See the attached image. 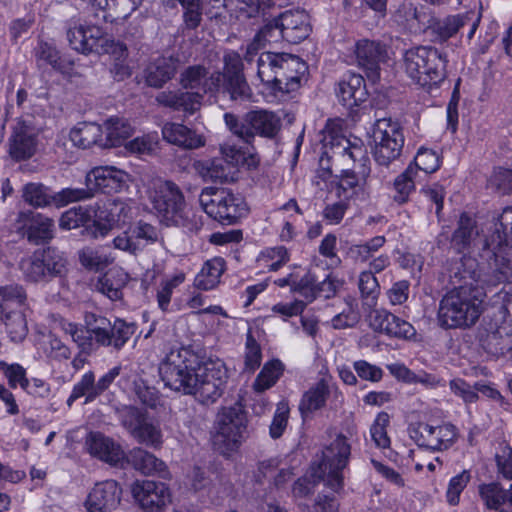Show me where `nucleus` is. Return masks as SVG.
Returning a JSON list of instances; mask_svg holds the SVG:
<instances>
[{"mask_svg":"<svg viewBox=\"0 0 512 512\" xmlns=\"http://www.w3.org/2000/svg\"><path fill=\"white\" fill-rule=\"evenodd\" d=\"M38 134L31 116L17 118L9 139L11 157L17 161L31 158L36 151Z\"/></svg>","mask_w":512,"mask_h":512,"instance_id":"obj_17","label":"nucleus"},{"mask_svg":"<svg viewBox=\"0 0 512 512\" xmlns=\"http://www.w3.org/2000/svg\"><path fill=\"white\" fill-rule=\"evenodd\" d=\"M185 280V275L180 273L178 275L173 276L172 278L162 281L160 288L157 292V302L162 311H166L171 301V296L173 290L183 283Z\"/></svg>","mask_w":512,"mask_h":512,"instance_id":"obj_63","label":"nucleus"},{"mask_svg":"<svg viewBox=\"0 0 512 512\" xmlns=\"http://www.w3.org/2000/svg\"><path fill=\"white\" fill-rule=\"evenodd\" d=\"M343 469L344 468H339L337 465H328L325 468L324 465L320 464L318 471L315 472V476L325 481L328 487H330L334 492H337L343 485Z\"/></svg>","mask_w":512,"mask_h":512,"instance_id":"obj_64","label":"nucleus"},{"mask_svg":"<svg viewBox=\"0 0 512 512\" xmlns=\"http://www.w3.org/2000/svg\"><path fill=\"white\" fill-rule=\"evenodd\" d=\"M223 62V91L229 94L233 101L250 100L253 93L243 74V61L240 55L237 52H229L224 55Z\"/></svg>","mask_w":512,"mask_h":512,"instance_id":"obj_14","label":"nucleus"},{"mask_svg":"<svg viewBox=\"0 0 512 512\" xmlns=\"http://www.w3.org/2000/svg\"><path fill=\"white\" fill-rule=\"evenodd\" d=\"M306 71V63L288 53L263 52L257 59L258 77L275 94L297 90Z\"/></svg>","mask_w":512,"mask_h":512,"instance_id":"obj_2","label":"nucleus"},{"mask_svg":"<svg viewBox=\"0 0 512 512\" xmlns=\"http://www.w3.org/2000/svg\"><path fill=\"white\" fill-rule=\"evenodd\" d=\"M337 96L348 108L359 106L366 100L367 91L364 78L359 74H349L339 83Z\"/></svg>","mask_w":512,"mask_h":512,"instance_id":"obj_29","label":"nucleus"},{"mask_svg":"<svg viewBox=\"0 0 512 512\" xmlns=\"http://www.w3.org/2000/svg\"><path fill=\"white\" fill-rule=\"evenodd\" d=\"M403 62L407 75L428 90L438 87L447 76V55L432 46H417L406 50Z\"/></svg>","mask_w":512,"mask_h":512,"instance_id":"obj_3","label":"nucleus"},{"mask_svg":"<svg viewBox=\"0 0 512 512\" xmlns=\"http://www.w3.org/2000/svg\"><path fill=\"white\" fill-rule=\"evenodd\" d=\"M183 7V24L180 29L183 35L196 30L202 22V0L179 2Z\"/></svg>","mask_w":512,"mask_h":512,"instance_id":"obj_49","label":"nucleus"},{"mask_svg":"<svg viewBox=\"0 0 512 512\" xmlns=\"http://www.w3.org/2000/svg\"><path fill=\"white\" fill-rule=\"evenodd\" d=\"M23 199L29 205L40 208L54 203V194L50 189L41 183H27L23 187Z\"/></svg>","mask_w":512,"mask_h":512,"instance_id":"obj_45","label":"nucleus"},{"mask_svg":"<svg viewBox=\"0 0 512 512\" xmlns=\"http://www.w3.org/2000/svg\"><path fill=\"white\" fill-rule=\"evenodd\" d=\"M91 198H93V195L90 187L64 188L54 194V204L58 207H62L72 202L88 200Z\"/></svg>","mask_w":512,"mask_h":512,"instance_id":"obj_59","label":"nucleus"},{"mask_svg":"<svg viewBox=\"0 0 512 512\" xmlns=\"http://www.w3.org/2000/svg\"><path fill=\"white\" fill-rule=\"evenodd\" d=\"M178 60L173 57H161L148 65L145 71V81L148 86L161 88L171 80L177 71Z\"/></svg>","mask_w":512,"mask_h":512,"instance_id":"obj_33","label":"nucleus"},{"mask_svg":"<svg viewBox=\"0 0 512 512\" xmlns=\"http://www.w3.org/2000/svg\"><path fill=\"white\" fill-rule=\"evenodd\" d=\"M67 259L54 247L36 250L31 256L20 262L24 279L28 282H49L61 278L67 272Z\"/></svg>","mask_w":512,"mask_h":512,"instance_id":"obj_9","label":"nucleus"},{"mask_svg":"<svg viewBox=\"0 0 512 512\" xmlns=\"http://www.w3.org/2000/svg\"><path fill=\"white\" fill-rule=\"evenodd\" d=\"M162 136L168 143L185 149H197L205 145L203 136L180 123H165L162 127Z\"/></svg>","mask_w":512,"mask_h":512,"instance_id":"obj_28","label":"nucleus"},{"mask_svg":"<svg viewBox=\"0 0 512 512\" xmlns=\"http://www.w3.org/2000/svg\"><path fill=\"white\" fill-rule=\"evenodd\" d=\"M116 220L113 215L106 211L95 213L92 219L90 209L78 206L64 212L60 218L59 225L62 229H75L80 226L85 227L87 235L92 238L105 237L113 228Z\"/></svg>","mask_w":512,"mask_h":512,"instance_id":"obj_13","label":"nucleus"},{"mask_svg":"<svg viewBox=\"0 0 512 512\" xmlns=\"http://www.w3.org/2000/svg\"><path fill=\"white\" fill-rule=\"evenodd\" d=\"M227 379V369L221 360L207 361L198 366L197 381L189 394L204 405L215 403L222 396Z\"/></svg>","mask_w":512,"mask_h":512,"instance_id":"obj_12","label":"nucleus"},{"mask_svg":"<svg viewBox=\"0 0 512 512\" xmlns=\"http://www.w3.org/2000/svg\"><path fill=\"white\" fill-rule=\"evenodd\" d=\"M470 480L471 472L469 470H463L461 473L450 479L446 491V499L449 505L456 506L459 504L460 495Z\"/></svg>","mask_w":512,"mask_h":512,"instance_id":"obj_56","label":"nucleus"},{"mask_svg":"<svg viewBox=\"0 0 512 512\" xmlns=\"http://www.w3.org/2000/svg\"><path fill=\"white\" fill-rule=\"evenodd\" d=\"M199 203L209 217L222 224H235L248 212L243 196L225 188H204Z\"/></svg>","mask_w":512,"mask_h":512,"instance_id":"obj_7","label":"nucleus"},{"mask_svg":"<svg viewBox=\"0 0 512 512\" xmlns=\"http://www.w3.org/2000/svg\"><path fill=\"white\" fill-rule=\"evenodd\" d=\"M350 454V444L347 442L344 435L339 434L326 448V451L323 453V461L321 464L324 465L325 468L328 465H337L339 468H345L348 464Z\"/></svg>","mask_w":512,"mask_h":512,"instance_id":"obj_39","label":"nucleus"},{"mask_svg":"<svg viewBox=\"0 0 512 512\" xmlns=\"http://www.w3.org/2000/svg\"><path fill=\"white\" fill-rule=\"evenodd\" d=\"M225 271V261L221 257L207 260L194 279V286L199 290L214 289L219 283Z\"/></svg>","mask_w":512,"mask_h":512,"instance_id":"obj_35","label":"nucleus"},{"mask_svg":"<svg viewBox=\"0 0 512 512\" xmlns=\"http://www.w3.org/2000/svg\"><path fill=\"white\" fill-rule=\"evenodd\" d=\"M136 242L145 245L154 244L160 239V232L157 227L143 220H139L131 229Z\"/></svg>","mask_w":512,"mask_h":512,"instance_id":"obj_60","label":"nucleus"},{"mask_svg":"<svg viewBox=\"0 0 512 512\" xmlns=\"http://www.w3.org/2000/svg\"><path fill=\"white\" fill-rule=\"evenodd\" d=\"M457 436V428L451 423L437 426L418 423L411 434V438L419 447L432 451L447 450L456 442Z\"/></svg>","mask_w":512,"mask_h":512,"instance_id":"obj_16","label":"nucleus"},{"mask_svg":"<svg viewBox=\"0 0 512 512\" xmlns=\"http://www.w3.org/2000/svg\"><path fill=\"white\" fill-rule=\"evenodd\" d=\"M103 148L120 146L133 132L129 122L122 118H109L105 124Z\"/></svg>","mask_w":512,"mask_h":512,"instance_id":"obj_38","label":"nucleus"},{"mask_svg":"<svg viewBox=\"0 0 512 512\" xmlns=\"http://www.w3.org/2000/svg\"><path fill=\"white\" fill-rule=\"evenodd\" d=\"M277 18L284 36V41L290 44H298L306 39L311 31L309 16L300 10H288L281 13Z\"/></svg>","mask_w":512,"mask_h":512,"instance_id":"obj_25","label":"nucleus"},{"mask_svg":"<svg viewBox=\"0 0 512 512\" xmlns=\"http://www.w3.org/2000/svg\"><path fill=\"white\" fill-rule=\"evenodd\" d=\"M470 20L469 14L452 15L444 19L432 17L428 20L427 31L433 36L434 41L444 42L455 35Z\"/></svg>","mask_w":512,"mask_h":512,"instance_id":"obj_31","label":"nucleus"},{"mask_svg":"<svg viewBox=\"0 0 512 512\" xmlns=\"http://www.w3.org/2000/svg\"><path fill=\"white\" fill-rule=\"evenodd\" d=\"M85 37L87 42L86 55L90 53H109L115 46L114 41L100 26H85Z\"/></svg>","mask_w":512,"mask_h":512,"instance_id":"obj_42","label":"nucleus"},{"mask_svg":"<svg viewBox=\"0 0 512 512\" xmlns=\"http://www.w3.org/2000/svg\"><path fill=\"white\" fill-rule=\"evenodd\" d=\"M374 158L378 165L388 167L402 153L405 138L402 126L391 118L378 119L373 128Z\"/></svg>","mask_w":512,"mask_h":512,"instance_id":"obj_11","label":"nucleus"},{"mask_svg":"<svg viewBox=\"0 0 512 512\" xmlns=\"http://www.w3.org/2000/svg\"><path fill=\"white\" fill-rule=\"evenodd\" d=\"M16 231L33 245H43L54 237V221L40 213L23 211L17 216Z\"/></svg>","mask_w":512,"mask_h":512,"instance_id":"obj_18","label":"nucleus"},{"mask_svg":"<svg viewBox=\"0 0 512 512\" xmlns=\"http://www.w3.org/2000/svg\"><path fill=\"white\" fill-rule=\"evenodd\" d=\"M111 321L101 315L88 313L85 315V325L92 334L96 344H100L106 337L107 329L110 328Z\"/></svg>","mask_w":512,"mask_h":512,"instance_id":"obj_62","label":"nucleus"},{"mask_svg":"<svg viewBox=\"0 0 512 512\" xmlns=\"http://www.w3.org/2000/svg\"><path fill=\"white\" fill-rule=\"evenodd\" d=\"M193 169L205 182L227 183L235 179V167L224 158L198 160Z\"/></svg>","mask_w":512,"mask_h":512,"instance_id":"obj_26","label":"nucleus"},{"mask_svg":"<svg viewBox=\"0 0 512 512\" xmlns=\"http://www.w3.org/2000/svg\"><path fill=\"white\" fill-rule=\"evenodd\" d=\"M35 58L38 67L49 65L61 73L65 72L68 68V65L61 58L59 51L47 42L41 41L38 44L35 48Z\"/></svg>","mask_w":512,"mask_h":512,"instance_id":"obj_44","label":"nucleus"},{"mask_svg":"<svg viewBox=\"0 0 512 512\" xmlns=\"http://www.w3.org/2000/svg\"><path fill=\"white\" fill-rule=\"evenodd\" d=\"M477 235L476 221L467 213H462L458 220L457 228L452 234L451 245L458 251H465Z\"/></svg>","mask_w":512,"mask_h":512,"instance_id":"obj_40","label":"nucleus"},{"mask_svg":"<svg viewBox=\"0 0 512 512\" xmlns=\"http://www.w3.org/2000/svg\"><path fill=\"white\" fill-rule=\"evenodd\" d=\"M246 432V416L241 406L224 407L217 416L216 432L212 436L214 450L229 455L240 447Z\"/></svg>","mask_w":512,"mask_h":512,"instance_id":"obj_8","label":"nucleus"},{"mask_svg":"<svg viewBox=\"0 0 512 512\" xmlns=\"http://www.w3.org/2000/svg\"><path fill=\"white\" fill-rule=\"evenodd\" d=\"M0 372L5 375L11 388H16L19 385L23 389L28 384L26 370L18 363L8 364L5 361H0Z\"/></svg>","mask_w":512,"mask_h":512,"instance_id":"obj_61","label":"nucleus"},{"mask_svg":"<svg viewBox=\"0 0 512 512\" xmlns=\"http://www.w3.org/2000/svg\"><path fill=\"white\" fill-rule=\"evenodd\" d=\"M80 264L91 271H99L110 264V260L106 255L100 254L99 251L84 247L78 252Z\"/></svg>","mask_w":512,"mask_h":512,"instance_id":"obj_55","label":"nucleus"},{"mask_svg":"<svg viewBox=\"0 0 512 512\" xmlns=\"http://www.w3.org/2000/svg\"><path fill=\"white\" fill-rule=\"evenodd\" d=\"M484 347L495 356H504L512 350V337L507 334L503 335L500 331L492 332L487 335Z\"/></svg>","mask_w":512,"mask_h":512,"instance_id":"obj_57","label":"nucleus"},{"mask_svg":"<svg viewBox=\"0 0 512 512\" xmlns=\"http://www.w3.org/2000/svg\"><path fill=\"white\" fill-rule=\"evenodd\" d=\"M329 395L328 385L324 380L319 381L310 388L302 397L299 410L303 416L322 408Z\"/></svg>","mask_w":512,"mask_h":512,"instance_id":"obj_43","label":"nucleus"},{"mask_svg":"<svg viewBox=\"0 0 512 512\" xmlns=\"http://www.w3.org/2000/svg\"><path fill=\"white\" fill-rule=\"evenodd\" d=\"M179 81L189 94H197L201 106L205 94L219 91L222 75L219 71L210 73L203 65H191L181 72Z\"/></svg>","mask_w":512,"mask_h":512,"instance_id":"obj_15","label":"nucleus"},{"mask_svg":"<svg viewBox=\"0 0 512 512\" xmlns=\"http://www.w3.org/2000/svg\"><path fill=\"white\" fill-rule=\"evenodd\" d=\"M411 164L416 168V174L418 170L433 173L440 167V157L431 149L420 148Z\"/></svg>","mask_w":512,"mask_h":512,"instance_id":"obj_58","label":"nucleus"},{"mask_svg":"<svg viewBox=\"0 0 512 512\" xmlns=\"http://www.w3.org/2000/svg\"><path fill=\"white\" fill-rule=\"evenodd\" d=\"M128 174L114 166L92 168L85 177V185L90 187L93 197L96 193H117L126 184Z\"/></svg>","mask_w":512,"mask_h":512,"instance_id":"obj_19","label":"nucleus"},{"mask_svg":"<svg viewBox=\"0 0 512 512\" xmlns=\"http://www.w3.org/2000/svg\"><path fill=\"white\" fill-rule=\"evenodd\" d=\"M446 272L452 288L440 300L437 320L444 329H466L478 321L486 296L477 261L470 257L452 260Z\"/></svg>","mask_w":512,"mask_h":512,"instance_id":"obj_1","label":"nucleus"},{"mask_svg":"<svg viewBox=\"0 0 512 512\" xmlns=\"http://www.w3.org/2000/svg\"><path fill=\"white\" fill-rule=\"evenodd\" d=\"M89 454L111 466H123L126 454L113 438L100 432H91L85 440Z\"/></svg>","mask_w":512,"mask_h":512,"instance_id":"obj_22","label":"nucleus"},{"mask_svg":"<svg viewBox=\"0 0 512 512\" xmlns=\"http://www.w3.org/2000/svg\"><path fill=\"white\" fill-rule=\"evenodd\" d=\"M197 98V94H189L188 91L177 89L159 92L156 95L155 101L158 105L174 111H184L193 114L200 108Z\"/></svg>","mask_w":512,"mask_h":512,"instance_id":"obj_30","label":"nucleus"},{"mask_svg":"<svg viewBox=\"0 0 512 512\" xmlns=\"http://www.w3.org/2000/svg\"><path fill=\"white\" fill-rule=\"evenodd\" d=\"M416 176V168L413 164H409L408 167L394 180L395 194L393 199L399 204H403L408 201L410 193L415 189L414 178Z\"/></svg>","mask_w":512,"mask_h":512,"instance_id":"obj_47","label":"nucleus"},{"mask_svg":"<svg viewBox=\"0 0 512 512\" xmlns=\"http://www.w3.org/2000/svg\"><path fill=\"white\" fill-rule=\"evenodd\" d=\"M63 330L68 334L81 352L90 353L93 350L94 338L89 329L79 326L75 323H64Z\"/></svg>","mask_w":512,"mask_h":512,"instance_id":"obj_51","label":"nucleus"},{"mask_svg":"<svg viewBox=\"0 0 512 512\" xmlns=\"http://www.w3.org/2000/svg\"><path fill=\"white\" fill-rule=\"evenodd\" d=\"M131 436L139 443L153 448H158L162 444L161 429L152 423L148 416Z\"/></svg>","mask_w":512,"mask_h":512,"instance_id":"obj_50","label":"nucleus"},{"mask_svg":"<svg viewBox=\"0 0 512 512\" xmlns=\"http://www.w3.org/2000/svg\"><path fill=\"white\" fill-rule=\"evenodd\" d=\"M115 413L121 425L131 435L148 416L147 412L132 405H122L115 408Z\"/></svg>","mask_w":512,"mask_h":512,"instance_id":"obj_46","label":"nucleus"},{"mask_svg":"<svg viewBox=\"0 0 512 512\" xmlns=\"http://www.w3.org/2000/svg\"><path fill=\"white\" fill-rule=\"evenodd\" d=\"M358 288L365 304L373 306L379 295L380 287L372 271H363L359 275Z\"/></svg>","mask_w":512,"mask_h":512,"instance_id":"obj_52","label":"nucleus"},{"mask_svg":"<svg viewBox=\"0 0 512 512\" xmlns=\"http://www.w3.org/2000/svg\"><path fill=\"white\" fill-rule=\"evenodd\" d=\"M27 309V293L19 284L0 287V314Z\"/></svg>","mask_w":512,"mask_h":512,"instance_id":"obj_37","label":"nucleus"},{"mask_svg":"<svg viewBox=\"0 0 512 512\" xmlns=\"http://www.w3.org/2000/svg\"><path fill=\"white\" fill-rule=\"evenodd\" d=\"M132 495L146 512H159L170 502L167 486L152 480H137L132 485Z\"/></svg>","mask_w":512,"mask_h":512,"instance_id":"obj_20","label":"nucleus"},{"mask_svg":"<svg viewBox=\"0 0 512 512\" xmlns=\"http://www.w3.org/2000/svg\"><path fill=\"white\" fill-rule=\"evenodd\" d=\"M149 199L161 223L166 226L189 227L185 197L176 183L156 179L150 189Z\"/></svg>","mask_w":512,"mask_h":512,"instance_id":"obj_6","label":"nucleus"},{"mask_svg":"<svg viewBox=\"0 0 512 512\" xmlns=\"http://www.w3.org/2000/svg\"><path fill=\"white\" fill-rule=\"evenodd\" d=\"M198 357L191 350L181 347L171 349L159 364V375L171 390L189 394L198 373Z\"/></svg>","mask_w":512,"mask_h":512,"instance_id":"obj_5","label":"nucleus"},{"mask_svg":"<svg viewBox=\"0 0 512 512\" xmlns=\"http://www.w3.org/2000/svg\"><path fill=\"white\" fill-rule=\"evenodd\" d=\"M385 54V47L379 42L361 39L355 44L357 63L372 81L379 79V63L384 59Z\"/></svg>","mask_w":512,"mask_h":512,"instance_id":"obj_24","label":"nucleus"},{"mask_svg":"<svg viewBox=\"0 0 512 512\" xmlns=\"http://www.w3.org/2000/svg\"><path fill=\"white\" fill-rule=\"evenodd\" d=\"M478 493L485 507L497 512H512V484L505 489L499 482L483 483Z\"/></svg>","mask_w":512,"mask_h":512,"instance_id":"obj_27","label":"nucleus"},{"mask_svg":"<svg viewBox=\"0 0 512 512\" xmlns=\"http://www.w3.org/2000/svg\"><path fill=\"white\" fill-rule=\"evenodd\" d=\"M125 461L132 464L136 470L143 474L158 473L162 477L166 474L165 463L142 448L132 449L126 455Z\"/></svg>","mask_w":512,"mask_h":512,"instance_id":"obj_36","label":"nucleus"},{"mask_svg":"<svg viewBox=\"0 0 512 512\" xmlns=\"http://www.w3.org/2000/svg\"><path fill=\"white\" fill-rule=\"evenodd\" d=\"M369 325L375 331L389 337L411 339L415 328L406 320L385 309H375L369 314Z\"/></svg>","mask_w":512,"mask_h":512,"instance_id":"obj_23","label":"nucleus"},{"mask_svg":"<svg viewBox=\"0 0 512 512\" xmlns=\"http://www.w3.org/2000/svg\"><path fill=\"white\" fill-rule=\"evenodd\" d=\"M103 127L94 122H80L69 133L73 145L81 149H88L94 145L103 148Z\"/></svg>","mask_w":512,"mask_h":512,"instance_id":"obj_32","label":"nucleus"},{"mask_svg":"<svg viewBox=\"0 0 512 512\" xmlns=\"http://www.w3.org/2000/svg\"><path fill=\"white\" fill-rule=\"evenodd\" d=\"M0 320L4 323L6 332L12 342H22L28 334V325L25 310L0 314Z\"/></svg>","mask_w":512,"mask_h":512,"instance_id":"obj_41","label":"nucleus"},{"mask_svg":"<svg viewBox=\"0 0 512 512\" xmlns=\"http://www.w3.org/2000/svg\"><path fill=\"white\" fill-rule=\"evenodd\" d=\"M331 144L335 154L348 156L354 163L353 169L343 172L339 188L347 191L363 185L370 174V159L363 142L358 138L351 141L341 136L334 138Z\"/></svg>","mask_w":512,"mask_h":512,"instance_id":"obj_10","label":"nucleus"},{"mask_svg":"<svg viewBox=\"0 0 512 512\" xmlns=\"http://www.w3.org/2000/svg\"><path fill=\"white\" fill-rule=\"evenodd\" d=\"M223 120L228 131L247 145H252L256 136L275 138L282 127L281 118L275 112L263 109L248 111L242 117L226 112Z\"/></svg>","mask_w":512,"mask_h":512,"instance_id":"obj_4","label":"nucleus"},{"mask_svg":"<svg viewBox=\"0 0 512 512\" xmlns=\"http://www.w3.org/2000/svg\"><path fill=\"white\" fill-rule=\"evenodd\" d=\"M137 325L134 322H127L121 318H115L106 332V338L99 346L112 347L114 350H121L124 345L135 334Z\"/></svg>","mask_w":512,"mask_h":512,"instance_id":"obj_34","label":"nucleus"},{"mask_svg":"<svg viewBox=\"0 0 512 512\" xmlns=\"http://www.w3.org/2000/svg\"><path fill=\"white\" fill-rule=\"evenodd\" d=\"M83 396H85V403L91 402L99 396L92 371L85 373L81 380L74 385L72 393L67 399V405L71 407L74 401Z\"/></svg>","mask_w":512,"mask_h":512,"instance_id":"obj_48","label":"nucleus"},{"mask_svg":"<svg viewBox=\"0 0 512 512\" xmlns=\"http://www.w3.org/2000/svg\"><path fill=\"white\" fill-rule=\"evenodd\" d=\"M122 489L115 480H105L94 485L84 503L88 512H112L121 501Z\"/></svg>","mask_w":512,"mask_h":512,"instance_id":"obj_21","label":"nucleus"},{"mask_svg":"<svg viewBox=\"0 0 512 512\" xmlns=\"http://www.w3.org/2000/svg\"><path fill=\"white\" fill-rule=\"evenodd\" d=\"M66 38L69 46L82 54L86 53L87 42L85 37V26L77 19H70L66 22Z\"/></svg>","mask_w":512,"mask_h":512,"instance_id":"obj_53","label":"nucleus"},{"mask_svg":"<svg viewBox=\"0 0 512 512\" xmlns=\"http://www.w3.org/2000/svg\"><path fill=\"white\" fill-rule=\"evenodd\" d=\"M281 375V363L279 361L264 365L256 377L253 387L257 392H263L272 387Z\"/></svg>","mask_w":512,"mask_h":512,"instance_id":"obj_54","label":"nucleus"}]
</instances>
